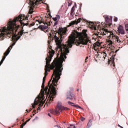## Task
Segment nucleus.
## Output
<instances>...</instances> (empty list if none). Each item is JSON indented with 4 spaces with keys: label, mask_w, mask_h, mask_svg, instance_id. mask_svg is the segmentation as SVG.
Returning a JSON list of instances; mask_svg holds the SVG:
<instances>
[{
    "label": "nucleus",
    "mask_w": 128,
    "mask_h": 128,
    "mask_svg": "<svg viewBox=\"0 0 128 128\" xmlns=\"http://www.w3.org/2000/svg\"><path fill=\"white\" fill-rule=\"evenodd\" d=\"M52 33L49 34L48 39L50 40H48V44H50V40H55L57 46L56 50V52L58 50V56L60 55V58H55L50 64L52 62V58L55 52L52 50L50 51V56H48L46 58V65L45 66L44 76H48V72H50V70H53L54 72L52 77V78H53V80L50 84V88H52V92H54V86H56V84L60 78L62 70H63L62 62L66 58L68 54L70 52L68 48L72 46L76 39L74 37L70 36L68 40L66 42V44H62L64 36L66 34V28L64 29V28H60L58 31L52 30Z\"/></svg>",
    "instance_id": "nucleus-1"
},
{
    "label": "nucleus",
    "mask_w": 128,
    "mask_h": 128,
    "mask_svg": "<svg viewBox=\"0 0 128 128\" xmlns=\"http://www.w3.org/2000/svg\"><path fill=\"white\" fill-rule=\"evenodd\" d=\"M52 82V80H50L48 82V86H46L45 88L44 82H42V89L40 90L41 96H38L39 98H38V100H35L34 104H32V108H35L36 106H38V104H40L39 106H40V104L42 102V100H40V98L43 100L44 94L46 96V98L48 96L46 104H50L54 100V98H56V91L54 87L56 86H54V92H52V88H50V82ZM46 104L44 106H46Z\"/></svg>",
    "instance_id": "nucleus-2"
},
{
    "label": "nucleus",
    "mask_w": 128,
    "mask_h": 128,
    "mask_svg": "<svg viewBox=\"0 0 128 128\" xmlns=\"http://www.w3.org/2000/svg\"><path fill=\"white\" fill-rule=\"evenodd\" d=\"M12 30H8L6 27L4 26L0 28V40H4L5 38L8 36V38H10L12 36V40L14 42H16L20 38V36L24 34H28V32H24V27H22V30L18 32V36L16 34V32H14V28H12L14 34H12L10 32Z\"/></svg>",
    "instance_id": "nucleus-3"
},
{
    "label": "nucleus",
    "mask_w": 128,
    "mask_h": 128,
    "mask_svg": "<svg viewBox=\"0 0 128 128\" xmlns=\"http://www.w3.org/2000/svg\"><path fill=\"white\" fill-rule=\"evenodd\" d=\"M28 20V16L25 17L24 16L19 15L18 16L16 17L13 20L9 21L8 23L7 24L6 28H8L9 30H11L10 34H14L12 28L14 29V32H18V30L20 28V25L16 24V22H18L21 26L23 25L22 27H24V26L28 25V22L26 23Z\"/></svg>",
    "instance_id": "nucleus-4"
},
{
    "label": "nucleus",
    "mask_w": 128,
    "mask_h": 128,
    "mask_svg": "<svg viewBox=\"0 0 128 128\" xmlns=\"http://www.w3.org/2000/svg\"><path fill=\"white\" fill-rule=\"evenodd\" d=\"M86 32H88V30H82V32L79 33V41L76 42V46H80V44H88V42H90V40L88 37V36Z\"/></svg>",
    "instance_id": "nucleus-5"
},
{
    "label": "nucleus",
    "mask_w": 128,
    "mask_h": 128,
    "mask_svg": "<svg viewBox=\"0 0 128 128\" xmlns=\"http://www.w3.org/2000/svg\"><path fill=\"white\" fill-rule=\"evenodd\" d=\"M42 0H27L26 2L28 4H30V6H31L29 10V14H32V12H34V8L35 6H36V4H40V2Z\"/></svg>",
    "instance_id": "nucleus-6"
},
{
    "label": "nucleus",
    "mask_w": 128,
    "mask_h": 128,
    "mask_svg": "<svg viewBox=\"0 0 128 128\" xmlns=\"http://www.w3.org/2000/svg\"><path fill=\"white\" fill-rule=\"evenodd\" d=\"M101 34L102 36H106L109 40H112L114 38V34L112 32H108V30H104V31H101Z\"/></svg>",
    "instance_id": "nucleus-7"
},
{
    "label": "nucleus",
    "mask_w": 128,
    "mask_h": 128,
    "mask_svg": "<svg viewBox=\"0 0 128 128\" xmlns=\"http://www.w3.org/2000/svg\"><path fill=\"white\" fill-rule=\"evenodd\" d=\"M85 22H87L88 24H90V26L92 30H100V24H94L92 22H88L86 20Z\"/></svg>",
    "instance_id": "nucleus-8"
},
{
    "label": "nucleus",
    "mask_w": 128,
    "mask_h": 128,
    "mask_svg": "<svg viewBox=\"0 0 128 128\" xmlns=\"http://www.w3.org/2000/svg\"><path fill=\"white\" fill-rule=\"evenodd\" d=\"M104 18H105L106 27L108 28V26H112V19L110 18L108 16H104Z\"/></svg>",
    "instance_id": "nucleus-9"
},
{
    "label": "nucleus",
    "mask_w": 128,
    "mask_h": 128,
    "mask_svg": "<svg viewBox=\"0 0 128 128\" xmlns=\"http://www.w3.org/2000/svg\"><path fill=\"white\" fill-rule=\"evenodd\" d=\"M81 20V18H78V20H73L67 26V28H70V26H74V24H80V22Z\"/></svg>",
    "instance_id": "nucleus-10"
},
{
    "label": "nucleus",
    "mask_w": 128,
    "mask_h": 128,
    "mask_svg": "<svg viewBox=\"0 0 128 128\" xmlns=\"http://www.w3.org/2000/svg\"><path fill=\"white\" fill-rule=\"evenodd\" d=\"M118 32L119 34H124V27L120 25L119 26L118 28Z\"/></svg>",
    "instance_id": "nucleus-11"
},
{
    "label": "nucleus",
    "mask_w": 128,
    "mask_h": 128,
    "mask_svg": "<svg viewBox=\"0 0 128 128\" xmlns=\"http://www.w3.org/2000/svg\"><path fill=\"white\" fill-rule=\"evenodd\" d=\"M60 16L59 15H56V18H53L52 20L55 22L54 23V26H56L58 24V20H60Z\"/></svg>",
    "instance_id": "nucleus-12"
},
{
    "label": "nucleus",
    "mask_w": 128,
    "mask_h": 128,
    "mask_svg": "<svg viewBox=\"0 0 128 128\" xmlns=\"http://www.w3.org/2000/svg\"><path fill=\"white\" fill-rule=\"evenodd\" d=\"M39 28L42 30H46V28H48V23L44 24V25H40Z\"/></svg>",
    "instance_id": "nucleus-13"
},
{
    "label": "nucleus",
    "mask_w": 128,
    "mask_h": 128,
    "mask_svg": "<svg viewBox=\"0 0 128 128\" xmlns=\"http://www.w3.org/2000/svg\"><path fill=\"white\" fill-rule=\"evenodd\" d=\"M74 95L72 94V92H70L69 94L67 95V100H74Z\"/></svg>",
    "instance_id": "nucleus-14"
},
{
    "label": "nucleus",
    "mask_w": 128,
    "mask_h": 128,
    "mask_svg": "<svg viewBox=\"0 0 128 128\" xmlns=\"http://www.w3.org/2000/svg\"><path fill=\"white\" fill-rule=\"evenodd\" d=\"M114 56H116V54L112 55V57L110 58V62H111L114 67L116 66V64H114Z\"/></svg>",
    "instance_id": "nucleus-15"
},
{
    "label": "nucleus",
    "mask_w": 128,
    "mask_h": 128,
    "mask_svg": "<svg viewBox=\"0 0 128 128\" xmlns=\"http://www.w3.org/2000/svg\"><path fill=\"white\" fill-rule=\"evenodd\" d=\"M68 104H70L72 106H75V108H80L81 110H84L82 107H80V106H76L74 105V104L70 102H68Z\"/></svg>",
    "instance_id": "nucleus-16"
},
{
    "label": "nucleus",
    "mask_w": 128,
    "mask_h": 128,
    "mask_svg": "<svg viewBox=\"0 0 128 128\" xmlns=\"http://www.w3.org/2000/svg\"><path fill=\"white\" fill-rule=\"evenodd\" d=\"M10 51L8 50H6V52L4 53V56L2 57V60H6V56L8 54H10Z\"/></svg>",
    "instance_id": "nucleus-17"
},
{
    "label": "nucleus",
    "mask_w": 128,
    "mask_h": 128,
    "mask_svg": "<svg viewBox=\"0 0 128 128\" xmlns=\"http://www.w3.org/2000/svg\"><path fill=\"white\" fill-rule=\"evenodd\" d=\"M50 112V114H58V110H54V109H51Z\"/></svg>",
    "instance_id": "nucleus-18"
},
{
    "label": "nucleus",
    "mask_w": 128,
    "mask_h": 128,
    "mask_svg": "<svg viewBox=\"0 0 128 128\" xmlns=\"http://www.w3.org/2000/svg\"><path fill=\"white\" fill-rule=\"evenodd\" d=\"M46 10H48V18H52V15H50V6H48V4H46Z\"/></svg>",
    "instance_id": "nucleus-19"
},
{
    "label": "nucleus",
    "mask_w": 128,
    "mask_h": 128,
    "mask_svg": "<svg viewBox=\"0 0 128 128\" xmlns=\"http://www.w3.org/2000/svg\"><path fill=\"white\" fill-rule=\"evenodd\" d=\"M58 110V112H60V110H62V106L60 104H58L56 106V110Z\"/></svg>",
    "instance_id": "nucleus-20"
},
{
    "label": "nucleus",
    "mask_w": 128,
    "mask_h": 128,
    "mask_svg": "<svg viewBox=\"0 0 128 128\" xmlns=\"http://www.w3.org/2000/svg\"><path fill=\"white\" fill-rule=\"evenodd\" d=\"M92 120H90L88 122V123L86 128H90V127L92 126Z\"/></svg>",
    "instance_id": "nucleus-21"
},
{
    "label": "nucleus",
    "mask_w": 128,
    "mask_h": 128,
    "mask_svg": "<svg viewBox=\"0 0 128 128\" xmlns=\"http://www.w3.org/2000/svg\"><path fill=\"white\" fill-rule=\"evenodd\" d=\"M74 6H73V7L72 8L70 12V16L72 17H74Z\"/></svg>",
    "instance_id": "nucleus-22"
},
{
    "label": "nucleus",
    "mask_w": 128,
    "mask_h": 128,
    "mask_svg": "<svg viewBox=\"0 0 128 128\" xmlns=\"http://www.w3.org/2000/svg\"><path fill=\"white\" fill-rule=\"evenodd\" d=\"M114 38H116L117 42H122V41L118 39L119 38L118 36L114 35Z\"/></svg>",
    "instance_id": "nucleus-23"
},
{
    "label": "nucleus",
    "mask_w": 128,
    "mask_h": 128,
    "mask_svg": "<svg viewBox=\"0 0 128 128\" xmlns=\"http://www.w3.org/2000/svg\"><path fill=\"white\" fill-rule=\"evenodd\" d=\"M96 38H102V36H100L102 34V32H98V33H96Z\"/></svg>",
    "instance_id": "nucleus-24"
},
{
    "label": "nucleus",
    "mask_w": 128,
    "mask_h": 128,
    "mask_svg": "<svg viewBox=\"0 0 128 128\" xmlns=\"http://www.w3.org/2000/svg\"><path fill=\"white\" fill-rule=\"evenodd\" d=\"M70 108H66V107H62V110H68Z\"/></svg>",
    "instance_id": "nucleus-25"
},
{
    "label": "nucleus",
    "mask_w": 128,
    "mask_h": 128,
    "mask_svg": "<svg viewBox=\"0 0 128 128\" xmlns=\"http://www.w3.org/2000/svg\"><path fill=\"white\" fill-rule=\"evenodd\" d=\"M125 29L128 34V24L125 25Z\"/></svg>",
    "instance_id": "nucleus-26"
},
{
    "label": "nucleus",
    "mask_w": 128,
    "mask_h": 128,
    "mask_svg": "<svg viewBox=\"0 0 128 128\" xmlns=\"http://www.w3.org/2000/svg\"><path fill=\"white\" fill-rule=\"evenodd\" d=\"M103 54H104L103 58H104V60H105L106 57L108 56L106 55V52H103Z\"/></svg>",
    "instance_id": "nucleus-27"
},
{
    "label": "nucleus",
    "mask_w": 128,
    "mask_h": 128,
    "mask_svg": "<svg viewBox=\"0 0 128 128\" xmlns=\"http://www.w3.org/2000/svg\"><path fill=\"white\" fill-rule=\"evenodd\" d=\"M72 1H68V6H70L72 4Z\"/></svg>",
    "instance_id": "nucleus-28"
},
{
    "label": "nucleus",
    "mask_w": 128,
    "mask_h": 128,
    "mask_svg": "<svg viewBox=\"0 0 128 128\" xmlns=\"http://www.w3.org/2000/svg\"><path fill=\"white\" fill-rule=\"evenodd\" d=\"M80 120L82 122H84V120H86V118H84V117H80Z\"/></svg>",
    "instance_id": "nucleus-29"
},
{
    "label": "nucleus",
    "mask_w": 128,
    "mask_h": 128,
    "mask_svg": "<svg viewBox=\"0 0 128 128\" xmlns=\"http://www.w3.org/2000/svg\"><path fill=\"white\" fill-rule=\"evenodd\" d=\"M70 126L71 128L68 127V128H76V126H74V124H70Z\"/></svg>",
    "instance_id": "nucleus-30"
},
{
    "label": "nucleus",
    "mask_w": 128,
    "mask_h": 128,
    "mask_svg": "<svg viewBox=\"0 0 128 128\" xmlns=\"http://www.w3.org/2000/svg\"><path fill=\"white\" fill-rule=\"evenodd\" d=\"M46 76H44L42 80V82H46Z\"/></svg>",
    "instance_id": "nucleus-31"
},
{
    "label": "nucleus",
    "mask_w": 128,
    "mask_h": 128,
    "mask_svg": "<svg viewBox=\"0 0 128 128\" xmlns=\"http://www.w3.org/2000/svg\"><path fill=\"white\" fill-rule=\"evenodd\" d=\"M88 57H86L85 59V62H88Z\"/></svg>",
    "instance_id": "nucleus-32"
},
{
    "label": "nucleus",
    "mask_w": 128,
    "mask_h": 128,
    "mask_svg": "<svg viewBox=\"0 0 128 128\" xmlns=\"http://www.w3.org/2000/svg\"><path fill=\"white\" fill-rule=\"evenodd\" d=\"M114 22H118V18L116 17L114 18Z\"/></svg>",
    "instance_id": "nucleus-33"
},
{
    "label": "nucleus",
    "mask_w": 128,
    "mask_h": 128,
    "mask_svg": "<svg viewBox=\"0 0 128 128\" xmlns=\"http://www.w3.org/2000/svg\"><path fill=\"white\" fill-rule=\"evenodd\" d=\"M2 62H4V60H1V61L0 62V66H2Z\"/></svg>",
    "instance_id": "nucleus-34"
},
{
    "label": "nucleus",
    "mask_w": 128,
    "mask_h": 128,
    "mask_svg": "<svg viewBox=\"0 0 128 128\" xmlns=\"http://www.w3.org/2000/svg\"><path fill=\"white\" fill-rule=\"evenodd\" d=\"M12 48V46H10L8 48V50H10V48Z\"/></svg>",
    "instance_id": "nucleus-35"
},
{
    "label": "nucleus",
    "mask_w": 128,
    "mask_h": 128,
    "mask_svg": "<svg viewBox=\"0 0 128 128\" xmlns=\"http://www.w3.org/2000/svg\"><path fill=\"white\" fill-rule=\"evenodd\" d=\"M27 124V122H24L22 123V126H24L25 124Z\"/></svg>",
    "instance_id": "nucleus-36"
},
{
    "label": "nucleus",
    "mask_w": 128,
    "mask_h": 128,
    "mask_svg": "<svg viewBox=\"0 0 128 128\" xmlns=\"http://www.w3.org/2000/svg\"><path fill=\"white\" fill-rule=\"evenodd\" d=\"M34 24V23H32L30 24V26H33Z\"/></svg>",
    "instance_id": "nucleus-37"
},
{
    "label": "nucleus",
    "mask_w": 128,
    "mask_h": 128,
    "mask_svg": "<svg viewBox=\"0 0 128 128\" xmlns=\"http://www.w3.org/2000/svg\"><path fill=\"white\" fill-rule=\"evenodd\" d=\"M30 120V118L28 119V120H26V122H29Z\"/></svg>",
    "instance_id": "nucleus-38"
},
{
    "label": "nucleus",
    "mask_w": 128,
    "mask_h": 128,
    "mask_svg": "<svg viewBox=\"0 0 128 128\" xmlns=\"http://www.w3.org/2000/svg\"><path fill=\"white\" fill-rule=\"evenodd\" d=\"M109 42H110V44H112V40H110Z\"/></svg>",
    "instance_id": "nucleus-39"
},
{
    "label": "nucleus",
    "mask_w": 128,
    "mask_h": 128,
    "mask_svg": "<svg viewBox=\"0 0 128 128\" xmlns=\"http://www.w3.org/2000/svg\"><path fill=\"white\" fill-rule=\"evenodd\" d=\"M36 22H38V24H40L42 22L40 21V20H36Z\"/></svg>",
    "instance_id": "nucleus-40"
},
{
    "label": "nucleus",
    "mask_w": 128,
    "mask_h": 128,
    "mask_svg": "<svg viewBox=\"0 0 128 128\" xmlns=\"http://www.w3.org/2000/svg\"><path fill=\"white\" fill-rule=\"evenodd\" d=\"M36 110H34V111H33V113H34V114H36Z\"/></svg>",
    "instance_id": "nucleus-41"
},
{
    "label": "nucleus",
    "mask_w": 128,
    "mask_h": 128,
    "mask_svg": "<svg viewBox=\"0 0 128 128\" xmlns=\"http://www.w3.org/2000/svg\"><path fill=\"white\" fill-rule=\"evenodd\" d=\"M48 116H50V118L52 116H50V114H48Z\"/></svg>",
    "instance_id": "nucleus-42"
},
{
    "label": "nucleus",
    "mask_w": 128,
    "mask_h": 128,
    "mask_svg": "<svg viewBox=\"0 0 128 128\" xmlns=\"http://www.w3.org/2000/svg\"><path fill=\"white\" fill-rule=\"evenodd\" d=\"M96 116H98L99 118V120H100V115L97 114Z\"/></svg>",
    "instance_id": "nucleus-43"
},
{
    "label": "nucleus",
    "mask_w": 128,
    "mask_h": 128,
    "mask_svg": "<svg viewBox=\"0 0 128 128\" xmlns=\"http://www.w3.org/2000/svg\"><path fill=\"white\" fill-rule=\"evenodd\" d=\"M40 108L38 107V110H40Z\"/></svg>",
    "instance_id": "nucleus-44"
},
{
    "label": "nucleus",
    "mask_w": 128,
    "mask_h": 128,
    "mask_svg": "<svg viewBox=\"0 0 128 128\" xmlns=\"http://www.w3.org/2000/svg\"><path fill=\"white\" fill-rule=\"evenodd\" d=\"M26 112H30V111H28V110H26Z\"/></svg>",
    "instance_id": "nucleus-45"
},
{
    "label": "nucleus",
    "mask_w": 128,
    "mask_h": 128,
    "mask_svg": "<svg viewBox=\"0 0 128 128\" xmlns=\"http://www.w3.org/2000/svg\"><path fill=\"white\" fill-rule=\"evenodd\" d=\"M118 50H116V51L115 52L116 53V52H118Z\"/></svg>",
    "instance_id": "nucleus-46"
},
{
    "label": "nucleus",
    "mask_w": 128,
    "mask_h": 128,
    "mask_svg": "<svg viewBox=\"0 0 128 128\" xmlns=\"http://www.w3.org/2000/svg\"><path fill=\"white\" fill-rule=\"evenodd\" d=\"M15 44H16V43H13V44H12V46H14Z\"/></svg>",
    "instance_id": "nucleus-47"
},
{
    "label": "nucleus",
    "mask_w": 128,
    "mask_h": 128,
    "mask_svg": "<svg viewBox=\"0 0 128 128\" xmlns=\"http://www.w3.org/2000/svg\"><path fill=\"white\" fill-rule=\"evenodd\" d=\"M79 90H80V89H78V88L77 89V91H78V92H79Z\"/></svg>",
    "instance_id": "nucleus-48"
},
{
    "label": "nucleus",
    "mask_w": 128,
    "mask_h": 128,
    "mask_svg": "<svg viewBox=\"0 0 128 128\" xmlns=\"http://www.w3.org/2000/svg\"><path fill=\"white\" fill-rule=\"evenodd\" d=\"M96 46H100V44H96Z\"/></svg>",
    "instance_id": "nucleus-49"
},
{
    "label": "nucleus",
    "mask_w": 128,
    "mask_h": 128,
    "mask_svg": "<svg viewBox=\"0 0 128 128\" xmlns=\"http://www.w3.org/2000/svg\"><path fill=\"white\" fill-rule=\"evenodd\" d=\"M34 114H32L33 116H34Z\"/></svg>",
    "instance_id": "nucleus-50"
},
{
    "label": "nucleus",
    "mask_w": 128,
    "mask_h": 128,
    "mask_svg": "<svg viewBox=\"0 0 128 128\" xmlns=\"http://www.w3.org/2000/svg\"><path fill=\"white\" fill-rule=\"evenodd\" d=\"M32 110V108H30V111Z\"/></svg>",
    "instance_id": "nucleus-51"
},
{
    "label": "nucleus",
    "mask_w": 128,
    "mask_h": 128,
    "mask_svg": "<svg viewBox=\"0 0 128 128\" xmlns=\"http://www.w3.org/2000/svg\"><path fill=\"white\" fill-rule=\"evenodd\" d=\"M118 126H120V124H118Z\"/></svg>",
    "instance_id": "nucleus-52"
},
{
    "label": "nucleus",
    "mask_w": 128,
    "mask_h": 128,
    "mask_svg": "<svg viewBox=\"0 0 128 128\" xmlns=\"http://www.w3.org/2000/svg\"><path fill=\"white\" fill-rule=\"evenodd\" d=\"M120 128H124V127H122V126H120Z\"/></svg>",
    "instance_id": "nucleus-53"
},
{
    "label": "nucleus",
    "mask_w": 128,
    "mask_h": 128,
    "mask_svg": "<svg viewBox=\"0 0 128 128\" xmlns=\"http://www.w3.org/2000/svg\"><path fill=\"white\" fill-rule=\"evenodd\" d=\"M46 32H48V30H46Z\"/></svg>",
    "instance_id": "nucleus-54"
},
{
    "label": "nucleus",
    "mask_w": 128,
    "mask_h": 128,
    "mask_svg": "<svg viewBox=\"0 0 128 128\" xmlns=\"http://www.w3.org/2000/svg\"><path fill=\"white\" fill-rule=\"evenodd\" d=\"M30 117H31V118H32V116L31 115V116H30Z\"/></svg>",
    "instance_id": "nucleus-55"
},
{
    "label": "nucleus",
    "mask_w": 128,
    "mask_h": 128,
    "mask_svg": "<svg viewBox=\"0 0 128 128\" xmlns=\"http://www.w3.org/2000/svg\"><path fill=\"white\" fill-rule=\"evenodd\" d=\"M22 120V122H24V120Z\"/></svg>",
    "instance_id": "nucleus-56"
},
{
    "label": "nucleus",
    "mask_w": 128,
    "mask_h": 128,
    "mask_svg": "<svg viewBox=\"0 0 128 128\" xmlns=\"http://www.w3.org/2000/svg\"><path fill=\"white\" fill-rule=\"evenodd\" d=\"M48 104H47V106H48Z\"/></svg>",
    "instance_id": "nucleus-57"
}]
</instances>
